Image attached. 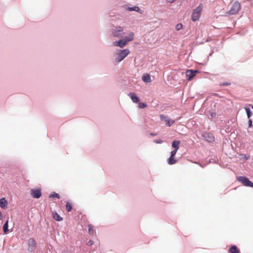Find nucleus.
Instances as JSON below:
<instances>
[{
  "label": "nucleus",
  "instance_id": "obj_1",
  "mask_svg": "<svg viewBox=\"0 0 253 253\" xmlns=\"http://www.w3.org/2000/svg\"><path fill=\"white\" fill-rule=\"evenodd\" d=\"M203 10V4L200 3L199 5L195 8L192 14L191 19L195 22L198 20L201 16Z\"/></svg>",
  "mask_w": 253,
  "mask_h": 253
},
{
  "label": "nucleus",
  "instance_id": "obj_2",
  "mask_svg": "<svg viewBox=\"0 0 253 253\" xmlns=\"http://www.w3.org/2000/svg\"><path fill=\"white\" fill-rule=\"evenodd\" d=\"M124 29L121 26L116 27L115 29H113L112 34L114 37L122 38L124 37Z\"/></svg>",
  "mask_w": 253,
  "mask_h": 253
},
{
  "label": "nucleus",
  "instance_id": "obj_3",
  "mask_svg": "<svg viewBox=\"0 0 253 253\" xmlns=\"http://www.w3.org/2000/svg\"><path fill=\"white\" fill-rule=\"evenodd\" d=\"M130 52L128 49L120 50L118 53V57L116 58V62H120L122 61Z\"/></svg>",
  "mask_w": 253,
  "mask_h": 253
},
{
  "label": "nucleus",
  "instance_id": "obj_4",
  "mask_svg": "<svg viewBox=\"0 0 253 253\" xmlns=\"http://www.w3.org/2000/svg\"><path fill=\"white\" fill-rule=\"evenodd\" d=\"M238 181L240 182L243 185L247 187H253V183L251 182L247 177L239 176L237 177Z\"/></svg>",
  "mask_w": 253,
  "mask_h": 253
},
{
  "label": "nucleus",
  "instance_id": "obj_5",
  "mask_svg": "<svg viewBox=\"0 0 253 253\" xmlns=\"http://www.w3.org/2000/svg\"><path fill=\"white\" fill-rule=\"evenodd\" d=\"M241 8V4L238 1H235L232 5L230 10L228 11L230 15H234L238 13Z\"/></svg>",
  "mask_w": 253,
  "mask_h": 253
},
{
  "label": "nucleus",
  "instance_id": "obj_6",
  "mask_svg": "<svg viewBox=\"0 0 253 253\" xmlns=\"http://www.w3.org/2000/svg\"><path fill=\"white\" fill-rule=\"evenodd\" d=\"M36 242L33 238L29 239L28 240V251L31 252H34L36 249Z\"/></svg>",
  "mask_w": 253,
  "mask_h": 253
},
{
  "label": "nucleus",
  "instance_id": "obj_7",
  "mask_svg": "<svg viewBox=\"0 0 253 253\" xmlns=\"http://www.w3.org/2000/svg\"><path fill=\"white\" fill-rule=\"evenodd\" d=\"M199 73L200 72L198 70H187L185 74L186 77L188 78V79H191Z\"/></svg>",
  "mask_w": 253,
  "mask_h": 253
},
{
  "label": "nucleus",
  "instance_id": "obj_8",
  "mask_svg": "<svg viewBox=\"0 0 253 253\" xmlns=\"http://www.w3.org/2000/svg\"><path fill=\"white\" fill-rule=\"evenodd\" d=\"M160 117L161 120H165L166 124L169 126H170L174 123V121L171 120L168 117L165 116L164 115H161Z\"/></svg>",
  "mask_w": 253,
  "mask_h": 253
},
{
  "label": "nucleus",
  "instance_id": "obj_9",
  "mask_svg": "<svg viewBox=\"0 0 253 253\" xmlns=\"http://www.w3.org/2000/svg\"><path fill=\"white\" fill-rule=\"evenodd\" d=\"M32 196L34 198H39L42 195L41 191L40 189H32L31 191Z\"/></svg>",
  "mask_w": 253,
  "mask_h": 253
},
{
  "label": "nucleus",
  "instance_id": "obj_10",
  "mask_svg": "<svg viewBox=\"0 0 253 253\" xmlns=\"http://www.w3.org/2000/svg\"><path fill=\"white\" fill-rule=\"evenodd\" d=\"M126 44L127 43L126 42V41H125V40L123 39H121L119 41H116L113 42V45L115 46H119L121 48L124 47L125 45H126Z\"/></svg>",
  "mask_w": 253,
  "mask_h": 253
},
{
  "label": "nucleus",
  "instance_id": "obj_11",
  "mask_svg": "<svg viewBox=\"0 0 253 253\" xmlns=\"http://www.w3.org/2000/svg\"><path fill=\"white\" fill-rule=\"evenodd\" d=\"M128 96L130 97V98L134 103L139 102V98L138 97L136 96L135 93L130 92L128 94Z\"/></svg>",
  "mask_w": 253,
  "mask_h": 253
},
{
  "label": "nucleus",
  "instance_id": "obj_12",
  "mask_svg": "<svg viewBox=\"0 0 253 253\" xmlns=\"http://www.w3.org/2000/svg\"><path fill=\"white\" fill-rule=\"evenodd\" d=\"M204 137L205 139L209 142H212L214 141V138L213 135L210 133H206L204 134Z\"/></svg>",
  "mask_w": 253,
  "mask_h": 253
},
{
  "label": "nucleus",
  "instance_id": "obj_13",
  "mask_svg": "<svg viewBox=\"0 0 253 253\" xmlns=\"http://www.w3.org/2000/svg\"><path fill=\"white\" fill-rule=\"evenodd\" d=\"M53 218L56 221H61L63 220V218L61 217L56 211L52 212Z\"/></svg>",
  "mask_w": 253,
  "mask_h": 253
},
{
  "label": "nucleus",
  "instance_id": "obj_14",
  "mask_svg": "<svg viewBox=\"0 0 253 253\" xmlns=\"http://www.w3.org/2000/svg\"><path fill=\"white\" fill-rule=\"evenodd\" d=\"M134 38V34L132 32H131L129 34L128 36L126 37L123 40L126 41V42L127 43L128 42H131L133 40Z\"/></svg>",
  "mask_w": 253,
  "mask_h": 253
},
{
  "label": "nucleus",
  "instance_id": "obj_15",
  "mask_svg": "<svg viewBox=\"0 0 253 253\" xmlns=\"http://www.w3.org/2000/svg\"><path fill=\"white\" fill-rule=\"evenodd\" d=\"M7 202L4 198H2L0 199V207L3 209H5L7 207Z\"/></svg>",
  "mask_w": 253,
  "mask_h": 253
},
{
  "label": "nucleus",
  "instance_id": "obj_16",
  "mask_svg": "<svg viewBox=\"0 0 253 253\" xmlns=\"http://www.w3.org/2000/svg\"><path fill=\"white\" fill-rule=\"evenodd\" d=\"M228 252L229 253H240V251L236 246H232L230 248Z\"/></svg>",
  "mask_w": 253,
  "mask_h": 253
},
{
  "label": "nucleus",
  "instance_id": "obj_17",
  "mask_svg": "<svg viewBox=\"0 0 253 253\" xmlns=\"http://www.w3.org/2000/svg\"><path fill=\"white\" fill-rule=\"evenodd\" d=\"M177 162V160L174 159V156L170 155L169 158L168 159V163L169 165H173Z\"/></svg>",
  "mask_w": 253,
  "mask_h": 253
},
{
  "label": "nucleus",
  "instance_id": "obj_18",
  "mask_svg": "<svg viewBox=\"0 0 253 253\" xmlns=\"http://www.w3.org/2000/svg\"><path fill=\"white\" fill-rule=\"evenodd\" d=\"M127 10L129 11H135L139 12L140 13H142V10L140 9V8L138 6H134L133 7H129L127 8Z\"/></svg>",
  "mask_w": 253,
  "mask_h": 253
},
{
  "label": "nucleus",
  "instance_id": "obj_19",
  "mask_svg": "<svg viewBox=\"0 0 253 253\" xmlns=\"http://www.w3.org/2000/svg\"><path fill=\"white\" fill-rule=\"evenodd\" d=\"M8 220H7L3 226V232L5 234H6L8 232Z\"/></svg>",
  "mask_w": 253,
  "mask_h": 253
},
{
  "label": "nucleus",
  "instance_id": "obj_20",
  "mask_svg": "<svg viewBox=\"0 0 253 253\" xmlns=\"http://www.w3.org/2000/svg\"><path fill=\"white\" fill-rule=\"evenodd\" d=\"M180 142L179 141H173L172 143V146L175 148V149H179V145Z\"/></svg>",
  "mask_w": 253,
  "mask_h": 253
},
{
  "label": "nucleus",
  "instance_id": "obj_21",
  "mask_svg": "<svg viewBox=\"0 0 253 253\" xmlns=\"http://www.w3.org/2000/svg\"><path fill=\"white\" fill-rule=\"evenodd\" d=\"M66 209L67 211L70 212L71 211L72 209V204L69 202L66 203Z\"/></svg>",
  "mask_w": 253,
  "mask_h": 253
},
{
  "label": "nucleus",
  "instance_id": "obj_22",
  "mask_svg": "<svg viewBox=\"0 0 253 253\" xmlns=\"http://www.w3.org/2000/svg\"><path fill=\"white\" fill-rule=\"evenodd\" d=\"M245 109L246 110L248 118L250 119L252 115V112L251 111L250 108H249L245 107Z\"/></svg>",
  "mask_w": 253,
  "mask_h": 253
},
{
  "label": "nucleus",
  "instance_id": "obj_23",
  "mask_svg": "<svg viewBox=\"0 0 253 253\" xmlns=\"http://www.w3.org/2000/svg\"><path fill=\"white\" fill-rule=\"evenodd\" d=\"M88 227L89 234L90 235H93L94 234V230L93 229L92 225L89 224L88 225Z\"/></svg>",
  "mask_w": 253,
  "mask_h": 253
},
{
  "label": "nucleus",
  "instance_id": "obj_24",
  "mask_svg": "<svg viewBox=\"0 0 253 253\" xmlns=\"http://www.w3.org/2000/svg\"><path fill=\"white\" fill-rule=\"evenodd\" d=\"M49 198H56L59 199L60 197H59V195L58 194L53 192L50 195Z\"/></svg>",
  "mask_w": 253,
  "mask_h": 253
},
{
  "label": "nucleus",
  "instance_id": "obj_25",
  "mask_svg": "<svg viewBox=\"0 0 253 253\" xmlns=\"http://www.w3.org/2000/svg\"><path fill=\"white\" fill-rule=\"evenodd\" d=\"M147 107V104L145 103H139L138 104V107L139 108H144Z\"/></svg>",
  "mask_w": 253,
  "mask_h": 253
},
{
  "label": "nucleus",
  "instance_id": "obj_26",
  "mask_svg": "<svg viewBox=\"0 0 253 253\" xmlns=\"http://www.w3.org/2000/svg\"><path fill=\"white\" fill-rule=\"evenodd\" d=\"M150 79V76L147 73L144 74L142 77V79Z\"/></svg>",
  "mask_w": 253,
  "mask_h": 253
},
{
  "label": "nucleus",
  "instance_id": "obj_27",
  "mask_svg": "<svg viewBox=\"0 0 253 253\" xmlns=\"http://www.w3.org/2000/svg\"><path fill=\"white\" fill-rule=\"evenodd\" d=\"M182 28V25L181 24H177L176 26V29L177 30H179L180 29H181Z\"/></svg>",
  "mask_w": 253,
  "mask_h": 253
},
{
  "label": "nucleus",
  "instance_id": "obj_28",
  "mask_svg": "<svg viewBox=\"0 0 253 253\" xmlns=\"http://www.w3.org/2000/svg\"><path fill=\"white\" fill-rule=\"evenodd\" d=\"M178 149H175L173 150V151H172L170 153V155H172V156H175V154H176L177 152V150Z\"/></svg>",
  "mask_w": 253,
  "mask_h": 253
},
{
  "label": "nucleus",
  "instance_id": "obj_29",
  "mask_svg": "<svg viewBox=\"0 0 253 253\" xmlns=\"http://www.w3.org/2000/svg\"><path fill=\"white\" fill-rule=\"evenodd\" d=\"M154 142L155 143H159V144H161V143H163V141L160 139H156V140H154Z\"/></svg>",
  "mask_w": 253,
  "mask_h": 253
},
{
  "label": "nucleus",
  "instance_id": "obj_30",
  "mask_svg": "<svg viewBox=\"0 0 253 253\" xmlns=\"http://www.w3.org/2000/svg\"><path fill=\"white\" fill-rule=\"evenodd\" d=\"M210 115L211 117V118H215L216 116V113L215 112H211Z\"/></svg>",
  "mask_w": 253,
  "mask_h": 253
},
{
  "label": "nucleus",
  "instance_id": "obj_31",
  "mask_svg": "<svg viewBox=\"0 0 253 253\" xmlns=\"http://www.w3.org/2000/svg\"><path fill=\"white\" fill-rule=\"evenodd\" d=\"M92 245H93V242L91 240H89L87 242V245L88 246H91Z\"/></svg>",
  "mask_w": 253,
  "mask_h": 253
},
{
  "label": "nucleus",
  "instance_id": "obj_32",
  "mask_svg": "<svg viewBox=\"0 0 253 253\" xmlns=\"http://www.w3.org/2000/svg\"><path fill=\"white\" fill-rule=\"evenodd\" d=\"M252 126H253L252 121V120L250 119L249 121V127H252Z\"/></svg>",
  "mask_w": 253,
  "mask_h": 253
},
{
  "label": "nucleus",
  "instance_id": "obj_33",
  "mask_svg": "<svg viewBox=\"0 0 253 253\" xmlns=\"http://www.w3.org/2000/svg\"><path fill=\"white\" fill-rule=\"evenodd\" d=\"M229 84H230V83H229L226 82V83H223V84H221V85H229Z\"/></svg>",
  "mask_w": 253,
  "mask_h": 253
},
{
  "label": "nucleus",
  "instance_id": "obj_34",
  "mask_svg": "<svg viewBox=\"0 0 253 253\" xmlns=\"http://www.w3.org/2000/svg\"><path fill=\"white\" fill-rule=\"evenodd\" d=\"M151 80H144V81L146 83H148Z\"/></svg>",
  "mask_w": 253,
  "mask_h": 253
},
{
  "label": "nucleus",
  "instance_id": "obj_35",
  "mask_svg": "<svg viewBox=\"0 0 253 253\" xmlns=\"http://www.w3.org/2000/svg\"><path fill=\"white\" fill-rule=\"evenodd\" d=\"M1 217H2V213H1V211H0V220L1 218Z\"/></svg>",
  "mask_w": 253,
  "mask_h": 253
},
{
  "label": "nucleus",
  "instance_id": "obj_36",
  "mask_svg": "<svg viewBox=\"0 0 253 253\" xmlns=\"http://www.w3.org/2000/svg\"><path fill=\"white\" fill-rule=\"evenodd\" d=\"M150 134H151V135H153V136H155V135H156V134L152 133H151Z\"/></svg>",
  "mask_w": 253,
  "mask_h": 253
},
{
  "label": "nucleus",
  "instance_id": "obj_37",
  "mask_svg": "<svg viewBox=\"0 0 253 253\" xmlns=\"http://www.w3.org/2000/svg\"><path fill=\"white\" fill-rule=\"evenodd\" d=\"M251 106H252V109H253V105H252Z\"/></svg>",
  "mask_w": 253,
  "mask_h": 253
}]
</instances>
